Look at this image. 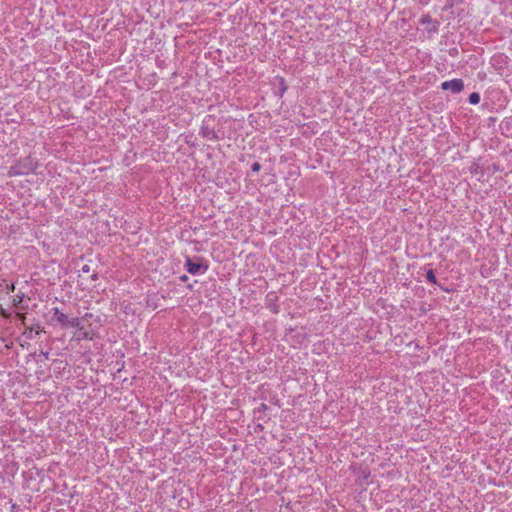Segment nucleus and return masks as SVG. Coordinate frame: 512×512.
<instances>
[{"mask_svg":"<svg viewBox=\"0 0 512 512\" xmlns=\"http://www.w3.org/2000/svg\"><path fill=\"white\" fill-rule=\"evenodd\" d=\"M26 162H29V166L32 167L31 162L29 161V159H26Z\"/></svg>","mask_w":512,"mask_h":512,"instance_id":"dca6fc26","label":"nucleus"},{"mask_svg":"<svg viewBox=\"0 0 512 512\" xmlns=\"http://www.w3.org/2000/svg\"><path fill=\"white\" fill-rule=\"evenodd\" d=\"M185 267L190 274L196 275L200 273L203 265L201 263H195L190 258H187Z\"/></svg>","mask_w":512,"mask_h":512,"instance_id":"20e7f679","label":"nucleus"},{"mask_svg":"<svg viewBox=\"0 0 512 512\" xmlns=\"http://www.w3.org/2000/svg\"><path fill=\"white\" fill-rule=\"evenodd\" d=\"M18 317H19L20 319H24V316H23L22 314H18Z\"/></svg>","mask_w":512,"mask_h":512,"instance_id":"2eb2a0df","label":"nucleus"},{"mask_svg":"<svg viewBox=\"0 0 512 512\" xmlns=\"http://www.w3.org/2000/svg\"><path fill=\"white\" fill-rule=\"evenodd\" d=\"M91 277H92L93 280H96L97 279V274L93 273Z\"/></svg>","mask_w":512,"mask_h":512,"instance_id":"ddd939ff","label":"nucleus"},{"mask_svg":"<svg viewBox=\"0 0 512 512\" xmlns=\"http://www.w3.org/2000/svg\"><path fill=\"white\" fill-rule=\"evenodd\" d=\"M420 23L422 25H430L432 24V27L429 28L430 31H435L437 30V23L436 22H433L432 21V18L429 16V15H423L421 18H420Z\"/></svg>","mask_w":512,"mask_h":512,"instance_id":"39448f33","label":"nucleus"},{"mask_svg":"<svg viewBox=\"0 0 512 512\" xmlns=\"http://www.w3.org/2000/svg\"><path fill=\"white\" fill-rule=\"evenodd\" d=\"M53 315L56 320L63 326L67 327H79L80 321L78 318L69 319L67 315L62 313L58 308L53 309Z\"/></svg>","mask_w":512,"mask_h":512,"instance_id":"f257e3e1","label":"nucleus"},{"mask_svg":"<svg viewBox=\"0 0 512 512\" xmlns=\"http://www.w3.org/2000/svg\"><path fill=\"white\" fill-rule=\"evenodd\" d=\"M260 169V164L255 162L253 165H252V170L253 171H259Z\"/></svg>","mask_w":512,"mask_h":512,"instance_id":"9b49d317","label":"nucleus"},{"mask_svg":"<svg viewBox=\"0 0 512 512\" xmlns=\"http://www.w3.org/2000/svg\"><path fill=\"white\" fill-rule=\"evenodd\" d=\"M203 135H204L205 137H207L208 139H212V140L217 138V136H216L215 132H214L213 130H209V129H207V128H205V129L203 130Z\"/></svg>","mask_w":512,"mask_h":512,"instance_id":"6e6552de","label":"nucleus"},{"mask_svg":"<svg viewBox=\"0 0 512 512\" xmlns=\"http://www.w3.org/2000/svg\"><path fill=\"white\" fill-rule=\"evenodd\" d=\"M81 272L82 273H89L90 272L89 265H87V264L83 265L82 268H81Z\"/></svg>","mask_w":512,"mask_h":512,"instance_id":"9d476101","label":"nucleus"},{"mask_svg":"<svg viewBox=\"0 0 512 512\" xmlns=\"http://www.w3.org/2000/svg\"><path fill=\"white\" fill-rule=\"evenodd\" d=\"M33 167L26 166V164H23L20 162L19 164H16L12 166L8 172L9 176H17V175H24L29 173V171H32Z\"/></svg>","mask_w":512,"mask_h":512,"instance_id":"7ed1b4c3","label":"nucleus"},{"mask_svg":"<svg viewBox=\"0 0 512 512\" xmlns=\"http://www.w3.org/2000/svg\"><path fill=\"white\" fill-rule=\"evenodd\" d=\"M41 354L43 355V357H45L46 359L48 358V355L49 353L48 352H41Z\"/></svg>","mask_w":512,"mask_h":512,"instance_id":"f8f14e48","label":"nucleus"},{"mask_svg":"<svg viewBox=\"0 0 512 512\" xmlns=\"http://www.w3.org/2000/svg\"><path fill=\"white\" fill-rule=\"evenodd\" d=\"M22 300H23V295H16V296L14 297V299H13V305H14V306H18V305H20V304H21V302H22Z\"/></svg>","mask_w":512,"mask_h":512,"instance_id":"1a4fd4ad","label":"nucleus"},{"mask_svg":"<svg viewBox=\"0 0 512 512\" xmlns=\"http://www.w3.org/2000/svg\"><path fill=\"white\" fill-rule=\"evenodd\" d=\"M441 88L443 90H450L453 93H459L463 90L464 84L461 79H453L450 81H445L441 84Z\"/></svg>","mask_w":512,"mask_h":512,"instance_id":"f03ea898","label":"nucleus"},{"mask_svg":"<svg viewBox=\"0 0 512 512\" xmlns=\"http://www.w3.org/2000/svg\"><path fill=\"white\" fill-rule=\"evenodd\" d=\"M480 102V95L476 92L469 95V103L476 105Z\"/></svg>","mask_w":512,"mask_h":512,"instance_id":"0eeeda50","label":"nucleus"},{"mask_svg":"<svg viewBox=\"0 0 512 512\" xmlns=\"http://www.w3.org/2000/svg\"><path fill=\"white\" fill-rule=\"evenodd\" d=\"M426 279L430 283L436 284L437 280H436V276H435V273H434L433 269L427 270V272H426Z\"/></svg>","mask_w":512,"mask_h":512,"instance_id":"423d86ee","label":"nucleus"},{"mask_svg":"<svg viewBox=\"0 0 512 512\" xmlns=\"http://www.w3.org/2000/svg\"><path fill=\"white\" fill-rule=\"evenodd\" d=\"M14 289H15V286L12 284L11 287H10V290L14 291Z\"/></svg>","mask_w":512,"mask_h":512,"instance_id":"4468645a","label":"nucleus"}]
</instances>
